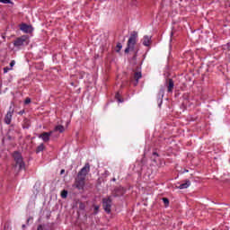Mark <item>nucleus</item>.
Wrapping results in <instances>:
<instances>
[{
    "label": "nucleus",
    "mask_w": 230,
    "mask_h": 230,
    "mask_svg": "<svg viewBox=\"0 0 230 230\" xmlns=\"http://www.w3.org/2000/svg\"><path fill=\"white\" fill-rule=\"evenodd\" d=\"M102 207L106 213L111 214L112 208V196L102 199Z\"/></svg>",
    "instance_id": "nucleus-4"
},
{
    "label": "nucleus",
    "mask_w": 230,
    "mask_h": 230,
    "mask_svg": "<svg viewBox=\"0 0 230 230\" xmlns=\"http://www.w3.org/2000/svg\"><path fill=\"white\" fill-rule=\"evenodd\" d=\"M173 86H174L173 79H169L168 80V84H167L168 93H172V91H173Z\"/></svg>",
    "instance_id": "nucleus-12"
},
{
    "label": "nucleus",
    "mask_w": 230,
    "mask_h": 230,
    "mask_svg": "<svg viewBox=\"0 0 230 230\" xmlns=\"http://www.w3.org/2000/svg\"><path fill=\"white\" fill-rule=\"evenodd\" d=\"M79 209H82V210L85 209V204L80 203L79 204Z\"/></svg>",
    "instance_id": "nucleus-20"
},
{
    "label": "nucleus",
    "mask_w": 230,
    "mask_h": 230,
    "mask_svg": "<svg viewBox=\"0 0 230 230\" xmlns=\"http://www.w3.org/2000/svg\"><path fill=\"white\" fill-rule=\"evenodd\" d=\"M44 150V144H40L37 149H36V154H39L40 152H42Z\"/></svg>",
    "instance_id": "nucleus-15"
},
{
    "label": "nucleus",
    "mask_w": 230,
    "mask_h": 230,
    "mask_svg": "<svg viewBox=\"0 0 230 230\" xmlns=\"http://www.w3.org/2000/svg\"><path fill=\"white\" fill-rule=\"evenodd\" d=\"M191 185V181L190 180H186L184 183H181L178 188L180 190H186V188H190Z\"/></svg>",
    "instance_id": "nucleus-11"
},
{
    "label": "nucleus",
    "mask_w": 230,
    "mask_h": 230,
    "mask_svg": "<svg viewBox=\"0 0 230 230\" xmlns=\"http://www.w3.org/2000/svg\"><path fill=\"white\" fill-rule=\"evenodd\" d=\"M115 97H116V99L118 100V102H119L120 103H121V102H123V101H121V99L119 98V93H117V94L115 95Z\"/></svg>",
    "instance_id": "nucleus-22"
},
{
    "label": "nucleus",
    "mask_w": 230,
    "mask_h": 230,
    "mask_svg": "<svg viewBox=\"0 0 230 230\" xmlns=\"http://www.w3.org/2000/svg\"><path fill=\"white\" fill-rule=\"evenodd\" d=\"M137 54L134 55L133 60H136Z\"/></svg>",
    "instance_id": "nucleus-30"
},
{
    "label": "nucleus",
    "mask_w": 230,
    "mask_h": 230,
    "mask_svg": "<svg viewBox=\"0 0 230 230\" xmlns=\"http://www.w3.org/2000/svg\"><path fill=\"white\" fill-rule=\"evenodd\" d=\"M22 227H23V228L26 227V225H22Z\"/></svg>",
    "instance_id": "nucleus-34"
},
{
    "label": "nucleus",
    "mask_w": 230,
    "mask_h": 230,
    "mask_svg": "<svg viewBox=\"0 0 230 230\" xmlns=\"http://www.w3.org/2000/svg\"><path fill=\"white\" fill-rule=\"evenodd\" d=\"M99 209H100V207H98V206L94 207L95 211H98Z\"/></svg>",
    "instance_id": "nucleus-28"
},
{
    "label": "nucleus",
    "mask_w": 230,
    "mask_h": 230,
    "mask_svg": "<svg viewBox=\"0 0 230 230\" xmlns=\"http://www.w3.org/2000/svg\"><path fill=\"white\" fill-rule=\"evenodd\" d=\"M53 134H54V131L43 132L40 135H39V137L41 138L44 141V143H48V141H49Z\"/></svg>",
    "instance_id": "nucleus-7"
},
{
    "label": "nucleus",
    "mask_w": 230,
    "mask_h": 230,
    "mask_svg": "<svg viewBox=\"0 0 230 230\" xmlns=\"http://www.w3.org/2000/svg\"><path fill=\"white\" fill-rule=\"evenodd\" d=\"M14 111L15 110L12 106L9 108V111L4 117V123H6V125H10L12 123V117L13 116Z\"/></svg>",
    "instance_id": "nucleus-6"
},
{
    "label": "nucleus",
    "mask_w": 230,
    "mask_h": 230,
    "mask_svg": "<svg viewBox=\"0 0 230 230\" xmlns=\"http://www.w3.org/2000/svg\"><path fill=\"white\" fill-rule=\"evenodd\" d=\"M18 114H20V116H22L24 114V110L19 111Z\"/></svg>",
    "instance_id": "nucleus-26"
},
{
    "label": "nucleus",
    "mask_w": 230,
    "mask_h": 230,
    "mask_svg": "<svg viewBox=\"0 0 230 230\" xmlns=\"http://www.w3.org/2000/svg\"><path fill=\"white\" fill-rule=\"evenodd\" d=\"M13 157L14 161L13 168L15 172H19L21 170H24V168H26V164L24 163L22 155H21V153L15 151L13 154Z\"/></svg>",
    "instance_id": "nucleus-2"
},
{
    "label": "nucleus",
    "mask_w": 230,
    "mask_h": 230,
    "mask_svg": "<svg viewBox=\"0 0 230 230\" xmlns=\"http://www.w3.org/2000/svg\"><path fill=\"white\" fill-rule=\"evenodd\" d=\"M123 195H125V189L122 187L114 189V190L111 193V197H121Z\"/></svg>",
    "instance_id": "nucleus-8"
},
{
    "label": "nucleus",
    "mask_w": 230,
    "mask_h": 230,
    "mask_svg": "<svg viewBox=\"0 0 230 230\" xmlns=\"http://www.w3.org/2000/svg\"><path fill=\"white\" fill-rule=\"evenodd\" d=\"M66 130V128H64V126L62 125H58V126H56L54 130H52V132H60V134H62V132H64Z\"/></svg>",
    "instance_id": "nucleus-13"
},
{
    "label": "nucleus",
    "mask_w": 230,
    "mask_h": 230,
    "mask_svg": "<svg viewBox=\"0 0 230 230\" xmlns=\"http://www.w3.org/2000/svg\"><path fill=\"white\" fill-rule=\"evenodd\" d=\"M24 103L25 105H28V103H31V99L26 98Z\"/></svg>",
    "instance_id": "nucleus-21"
},
{
    "label": "nucleus",
    "mask_w": 230,
    "mask_h": 230,
    "mask_svg": "<svg viewBox=\"0 0 230 230\" xmlns=\"http://www.w3.org/2000/svg\"><path fill=\"white\" fill-rule=\"evenodd\" d=\"M121 48H123V46L121 45V43H118V44H117V49H116L117 53H119V51H121Z\"/></svg>",
    "instance_id": "nucleus-18"
},
{
    "label": "nucleus",
    "mask_w": 230,
    "mask_h": 230,
    "mask_svg": "<svg viewBox=\"0 0 230 230\" xmlns=\"http://www.w3.org/2000/svg\"><path fill=\"white\" fill-rule=\"evenodd\" d=\"M15 66V60H12L10 63V66L13 67Z\"/></svg>",
    "instance_id": "nucleus-23"
},
{
    "label": "nucleus",
    "mask_w": 230,
    "mask_h": 230,
    "mask_svg": "<svg viewBox=\"0 0 230 230\" xmlns=\"http://www.w3.org/2000/svg\"><path fill=\"white\" fill-rule=\"evenodd\" d=\"M89 170H91V165L89 164H85V165L78 172L75 183L73 184V188H75L76 190L84 189V186H85V177L89 173Z\"/></svg>",
    "instance_id": "nucleus-1"
},
{
    "label": "nucleus",
    "mask_w": 230,
    "mask_h": 230,
    "mask_svg": "<svg viewBox=\"0 0 230 230\" xmlns=\"http://www.w3.org/2000/svg\"><path fill=\"white\" fill-rule=\"evenodd\" d=\"M153 155H156V157H159V155L156 152L153 153Z\"/></svg>",
    "instance_id": "nucleus-29"
},
{
    "label": "nucleus",
    "mask_w": 230,
    "mask_h": 230,
    "mask_svg": "<svg viewBox=\"0 0 230 230\" xmlns=\"http://www.w3.org/2000/svg\"><path fill=\"white\" fill-rule=\"evenodd\" d=\"M8 71H10V68H9V67H4V73H8Z\"/></svg>",
    "instance_id": "nucleus-25"
},
{
    "label": "nucleus",
    "mask_w": 230,
    "mask_h": 230,
    "mask_svg": "<svg viewBox=\"0 0 230 230\" xmlns=\"http://www.w3.org/2000/svg\"><path fill=\"white\" fill-rule=\"evenodd\" d=\"M62 199H67V190H64L61 192Z\"/></svg>",
    "instance_id": "nucleus-16"
},
{
    "label": "nucleus",
    "mask_w": 230,
    "mask_h": 230,
    "mask_svg": "<svg viewBox=\"0 0 230 230\" xmlns=\"http://www.w3.org/2000/svg\"><path fill=\"white\" fill-rule=\"evenodd\" d=\"M163 93H164V90H162V94H163Z\"/></svg>",
    "instance_id": "nucleus-35"
},
{
    "label": "nucleus",
    "mask_w": 230,
    "mask_h": 230,
    "mask_svg": "<svg viewBox=\"0 0 230 230\" xmlns=\"http://www.w3.org/2000/svg\"><path fill=\"white\" fill-rule=\"evenodd\" d=\"M25 45H28V37L26 36H22L16 39L13 42V46H15V48H21V46Z\"/></svg>",
    "instance_id": "nucleus-5"
},
{
    "label": "nucleus",
    "mask_w": 230,
    "mask_h": 230,
    "mask_svg": "<svg viewBox=\"0 0 230 230\" xmlns=\"http://www.w3.org/2000/svg\"><path fill=\"white\" fill-rule=\"evenodd\" d=\"M112 181H113V182H116V178H113Z\"/></svg>",
    "instance_id": "nucleus-31"
},
{
    "label": "nucleus",
    "mask_w": 230,
    "mask_h": 230,
    "mask_svg": "<svg viewBox=\"0 0 230 230\" xmlns=\"http://www.w3.org/2000/svg\"><path fill=\"white\" fill-rule=\"evenodd\" d=\"M37 230H44V226H42V225H40L37 228Z\"/></svg>",
    "instance_id": "nucleus-24"
},
{
    "label": "nucleus",
    "mask_w": 230,
    "mask_h": 230,
    "mask_svg": "<svg viewBox=\"0 0 230 230\" xmlns=\"http://www.w3.org/2000/svg\"><path fill=\"white\" fill-rule=\"evenodd\" d=\"M0 3H4V4H9V3H11V0H0Z\"/></svg>",
    "instance_id": "nucleus-19"
},
{
    "label": "nucleus",
    "mask_w": 230,
    "mask_h": 230,
    "mask_svg": "<svg viewBox=\"0 0 230 230\" xmlns=\"http://www.w3.org/2000/svg\"><path fill=\"white\" fill-rule=\"evenodd\" d=\"M151 40H152V38H151V37H149V36H145V37H144V40H143V45H144V46H150Z\"/></svg>",
    "instance_id": "nucleus-14"
},
{
    "label": "nucleus",
    "mask_w": 230,
    "mask_h": 230,
    "mask_svg": "<svg viewBox=\"0 0 230 230\" xmlns=\"http://www.w3.org/2000/svg\"><path fill=\"white\" fill-rule=\"evenodd\" d=\"M154 162H155V163H157V160L155 158V159H154Z\"/></svg>",
    "instance_id": "nucleus-32"
},
{
    "label": "nucleus",
    "mask_w": 230,
    "mask_h": 230,
    "mask_svg": "<svg viewBox=\"0 0 230 230\" xmlns=\"http://www.w3.org/2000/svg\"><path fill=\"white\" fill-rule=\"evenodd\" d=\"M137 40V32L133 31L128 40V47L125 49V53H129V51H133L134 47L136 46V42Z\"/></svg>",
    "instance_id": "nucleus-3"
},
{
    "label": "nucleus",
    "mask_w": 230,
    "mask_h": 230,
    "mask_svg": "<svg viewBox=\"0 0 230 230\" xmlns=\"http://www.w3.org/2000/svg\"><path fill=\"white\" fill-rule=\"evenodd\" d=\"M142 76H143V75L141 74V72H135L134 73L133 78H134L135 82L133 84H134L135 86L139 84V79L142 78Z\"/></svg>",
    "instance_id": "nucleus-9"
},
{
    "label": "nucleus",
    "mask_w": 230,
    "mask_h": 230,
    "mask_svg": "<svg viewBox=\"0 0 230 230\" xmlns=\"http://www.w3.org/2000/svg\"><path fill=\"white\" fill-rule=\"evenodd\" d=\"M132 4H136V1H133Z\"/></svg>",
    "instance_id": "nucleus-33"
},
{
    "label": "nucleus",
    "mask_w": 230,
    "mask_h": 230,
    "mask_svg": "<svg viewBox=\"0 0 230 230\" xmlns=\"http://www.w3.org/2000/svg\"><path fill=\"white\" fill-rule=\"evenodd\" d=\"M20 30H22V31H24L25 33H30L31 31V26L23 23L20 26Z\"/></svg>",
    "instance_id": "nucleus-10"
},
{
    "label": "nucleus",
    "mask_w": 230,
    "mask_h": 230,
    "mask_svg": "<svg viewBox=\"0 0 230 230\" xmlns=\"http://www.w3.org/2000/svg\"><path fill=\"white\" fill-rule=\"evenodd\" d=\"M163 202L164 204H165L166 207L170 204V200L168 199V198H163Z\"/></svg>",
    "instance_id": "nucleus-17"
},
{
    "label": "nucleus",
    "mask_w": 230,
    "mask_h": 230,
    "mask_svg": "<svg viewBox=\"0 0 230 230\" xmlns=\"http://www.w3.org/2000/svg\"><path fill=\"white\" fill-rule=\"evenodd\" d=\"M64 173H66V170L62 169L61 172H60V174L62 175Z\"/></svg>",
    "instance_id": "nucleus-27"
}]
</instances>
